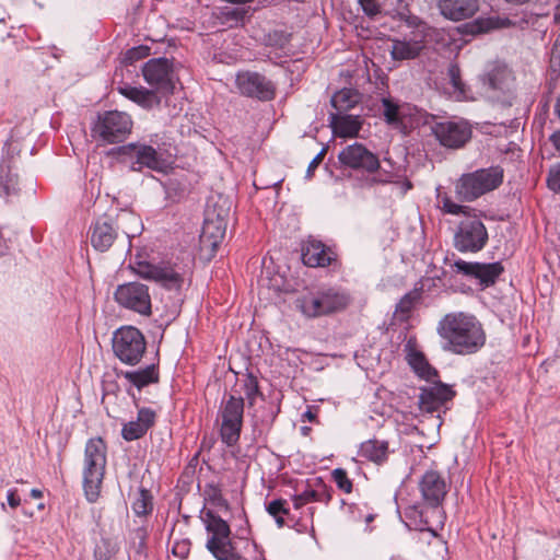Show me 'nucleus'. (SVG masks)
<instances>
[{
  "label": "nucleus",
  "mask_w": 560,
  "mask_h": 560,
  "mask_svg": "<svg viewBox=\"0 0 560 560\" xmlns=\"http://www.w3.org/2000/svg\"><path fill=\"white\" fill-rule=\"evenodd\" d=\"M338 161L343 168L374 174L381 167L376 154L364 144L354 142L343 148L338 154Z\"/></svg>",
  "instance_id": "obj_14"
},
{
  "label": "nucleus",
  "mask_w": 560,
  "mask_h": 560,
  "mask_svg": "<svg viewBox=\"0 0 560 560\" xmlns=\"http://www.w3.org/2000/svg\"><path fill=\"white\" fill-rule=\"evenodd\" d=\"M358 2L361 5L363 12L370 18H374L381 13V0H358Z\"/></svg>",
  "instance_id": "obj_43"
},
{
  "label": "nucleus",
  "mask_w": 560,
  "mask_h": 560,
  "mask_svg": "<svg viewBox=\"0 0 560 560\" xmlns=\"http://www.w3.org/2000/svg\"><path fill=\"white\" fill-rule=\"evenodd\" d=\"M31 497L34 499H39L43 497V492L38 489H32L31 490Z\"/></svg>",
  "instance_id": "obj_58"
},
{
  "label": "nucleus",
  "mask_w": 560,
  "mask_h": 560,
  "mask_svg": "<svg viewBox=\"0 0 560 560\" xmlns=\"http://www.w3.org/2000/svg\"><path fill=\"white\" fill-rule=\"evenodd\" d=\"M502 180L503 170L500 166L481 168L462 175L455 185V192L462 201H474L499 187Z\"/></svg>",
  "instance_id": "obj_6"
},
{
  "label": "nucleus",
  "mask_w": 560,
  "mask_h": 560,
  "mask_svg": "<svg viewBox=\"0 0 560 560\" xmlns=\"http://www.w3.org/2000/svg\"><path fill=\"white\" fill-rule=\"evenodd\" d=\"M118 377H124L129 387L126 388L128 395L135 398L132 387L141 390L142 388L159 383L160 372L155 364H149L144 369H138L133 371H119L117 372Z\"/></svg>",
  "instance_id": "obj_20"
},
{
  "label": "nucleus",
  "mask_w": 560,
  "mask_h": 560,
  "mask_svg": "<svg viewBox=\"0 0 560 560\" xmlns=\"http://www.w3.org/2000/svg\"><path fill=\"white\" fill-rule=\"evenodd\" d=\"M362 119L359 115L334 114L329 115V125L332 133L339 138H355L361 128Z\"/></svg>",
  "instance_id": "obj_23"
},
{
  "label": "nucleus",
  "mask_w": 560,
  "mask_h": 560,
  "mask_svg": "<svg viewBox=\"0 0 560 560\" xmlns=\"http://www.w3.org/2000/svg\"><path fill=\"white\" fill-rule=\"evenodd\" d=\"M407 360L416 374L427 382H434L438 378V371L429 364L423 353L410 350Z\"/></svg>",
  "instance_id": "obj_29"
},
{
  "label": "nucleus",
  "mask_w": 560,
  "mask_h": 560,
  "mask_svg": "<svg viewBox=\"0 0 560 560\" xmlns=\"http://www.w3.org/2000/svg\"><path fill=\"white\" fill-rule=\"evenodd\" d=\"M305 417L308 419V420H313L314 419V415L312 413V411H306L305 412Z\"/></svg>",
  "instance_id": "obj_61"
},
{
  "label": "nucleus",
  "mask_w": 560,
  "mask_h": 560,
  "mask_svg": "<svg viewBox=\"0 0 560 560\" xmlns=\"http://www.w3.org/2000/svg\"><path fill=\"white\" fill-rule=\"evenodd\" d=\"M423 48L421 40L393 39L389 52L394 60L402 61L417 58Z\"/></svg>",
  "instance_id": "obj_26"
},
{
  "label": "nucleus",
  "mask_w": 560,
  "mask_h": 560,
  "mask_svg": "<svg viewBox=\"0 0 560 560\" xmlns=\"http://www.w3.org/2000/svg\"><path fill=\"white\" fill-rule=\"evenodd\" d=\"M419 294L417 292H409L402 296L397 305V311L401 313H408L412 308Z\"/></svg>",
  "instance_id": "obj_46"
},
{
  "label": "nucleus",
  "mask_w": 560,
  "mask_h": 560,
  "mask_svg": "<svg viewBox=\"0 0 560 560\" xmlns=\"http://www.w3.org/2000/svg\"><path fill=\"white\" fill-rule=\"evenodd\" d=\"M383 103V114H384V117H385V120L388 122V124H397L399 122V108L396 104H394L388 98H383L382 101Z\"/></svg>",
  "instance_id": "obj_41"
},
{
  "label": "nucleus",
  "mask_w": 560,
  "mask_h": 560,
  "mask_svg": "<svg viewBox=\"0 0 560 560\" xmlns=\"http://www.w3.org/2000/svg\"><path fill=\"white\" fill-rule=\"evenodd\" d=\"M433 385L421 388L419 404L421 409L432 412L455 396V392L447 385L434 380Z\"/></svg>",
  "instance_id": "obj_19"
},
{
  "label": "nucleus",
  "mask_w": 560,
  "mask_h": 560,
  "mask_svg": "<svg viewBox=\"0 0 560 560\" xmlns=\"http://www.w3.org/2000/svg\"><path fill=\"white\" fill-rule=\"evenodd\" d=\"M503 271L504 268L499 261L491 264L478 262L476 279L479 280L481 285L487 288L493 285Z\"/></svg>",
  "instance_id": "obj_32"
},
{
  "label": "nucleus",
  "mask_w": 560,
  "mask_h": 560,
  "mask_svg": "<svg viewBox=\"0 0 560 560\" xmlns=\"http://www.w3.org/2000/svg\"><path fill=\"white\" fill-rule=\"evenodd\" d=\"M246 13L247 10L245 9L225 7L220 10V18L224 23H238L244 20Z\"/></svg>",
  "instance_id": "obj_38"
},
{
  "label": "nucleus",
  "mask_w": 560,
  "mask_h": 560,
  "mask_svg": "<svg viewBox=\"0 0 560 560\" xmlns=\"http://www.w3.org/2000/svg\"><path fill=\"white\" fill-rule=\"evenodd\" d=\"M118 154L124 162L129 163L130 170L141 172L144 167L163 172L167 168L170 161L164 151L158 147L144 142H131L118 148Z\"/></svg>",
  "instance_id": "obj_7"
},
{
  "label": "nucleus",
  "mask_w": 560,
  "mask_h": 560,
  "mask_svg": "<svg viewBox=\"0 0 560 560\" xmlns=\"http://www.w3.org/2000/svg\"><path fill=\"white\" fill-rule=\"evenodd\" d=\"M331 250L319 241H310L302 248V260L308 267H326L332 260Z\"/></svg>",
  "instance_id": "obj_25"
},
{
  "label": "nucleus",
  "mask_w": 560,
  "mask_h": 560,
  "mask_svg": "<svg viewBox=\"0 0 560 560\" xmlns=\"http://www.w3.org/2000/svg\"><path fill=\"white\" fill-rule=\"evenodd\" d=\"M448 93L457 101L466 97L467 89L460 77V70L456 63L447 67Z\"/></svg>",
  "instance_id": "obj_33"
},
{
  "label": "nucleus",
  "mask_w": 560,
  "mask_h": 560,
  "mask_svg": "<svg viewBox=\"0 0 560 560\" xmlns=\"http://www.w3.org/2000/svg\"><path fill=\"white\" fill-rule=\"evenodd\" d=\"M236 86L242 95L270 101L276 95V85L272 81L258 72H238L235 79Z\"/></svg>",
  "instance_id": "obj_16"
},
{
  "label": "nucleus",
  "mask_w": 560,
  "mask_h": 560,
  "mask_svg": "<svg viewBox=\"0 0 560 560\" xmlns=\"http://www.w3.org/2000/svg\"><path fill=\"white\" fill-rule=\"evenodd\" d=\"M556 18L560 19V4L557 7Z\"/></svg>",
  "instance_id": "obj_62"
},
{
  "label": "nucleus",
  "mask_w": 560,
  "mask_h": 560,
  "mask_svg": "<svg viewBox=\"0 0 560 560\" xmlns=\"http://www.w3.org/2000/svg\"><path fill=\"white\" fill-rule=\"evenodd\" d=\"M432 131L440 143L447 148H460L471 136L470 127L463 120L436 122Z\"/></svg>",
  "instance_id": "obj_17"
},
{
  "label": "nucleus",
  "mask_w": 560,
  "mask_h": 560,
  "mask_svg": "<svg viewBox=\"0 0 560 560\" xmlns=\"http://www.w3.org/2000/svg\"><path fill=\"white\" fill-rule=\"evenodd\" d=\"M327 152V148H323L320 152L311 161L307 167V173H312L323 161L325 154Z\"/></svg>",
  "instance_id": "obj_51"
},
{
  "label": "nucleus",
  "mask_w": 560,
  "mask_h": 560,
  "mask_svg": "<svg viewBox=\"0 0 560 560\" xmlns=\"http://www.w3.org/2000/svg\"><path fill=\"white\" fill-rule=\"evenodd\" d=\"M132 511L138 516H145L151 513L153 509L152 495L149 490L140 488L137 492V497L131 503Z\"/></svg>",
  "instance_id": "obj_35"
},
{
  "label": "nucleus",
  "mask_w": 560,
  "mask_h": 560,
  "mask_svg": "<svg viewBox=\"0 0 560 560\" xmlns=\"http://www.w3.org/2000/svg\"><path fill=\"white\" fill-rule=\"evenodd\" d=\"M132 270L139 277L154 281L167 290L179 291L185 283V268L170 261L153 264L145 260H136L132 264Z\"/></svg>",
  "instance_id": "obj_8"
},
{
  "label": "nucleus",
  "mask_w": 560,
  "mask_h": 560,
  "mask_svg": "<svg viewBox=\"0 0 560 560\" xmlns=\"http://www.w3.org/2000/svg\"><path fill=\"white\" fill-rule=\"evenodd\" d=\"M293 504H294V508H295L296 510H299V509H301L303 505H305V504H306V502H304V500H300V495H299V494H296V495H294V498H293Z\"/></svg>",
  "instance_id": "obj_57"
},
{
  "label": "nucleus",
  "mask_w": 560,
  "mask_h": 560,
  "mask_svg": "<svg viewBox=\"0 0 560 560\" xmlns=\"http://www.w3.org/2000/svg\"><path fill=\"white\" fill-rule=\"evenodd\" d=\"M419 488L423 500L433 508L442 503L447 492L444 478L435 470H429L422 476Z\"/></svg>",
  "instance_id": "obj_18"
},
{
  "label": "nucleus",
  "mask_w": 560,
  "mask_h": 560,
  "mask_svg": "<svg viewBox=\"0 0 560 560\" xmlns=\"http://www.w3.org/2000/svg\"><path fill=\"white\" fill-rule=\"evenodd\" d=\"M373 518H374L373 515L370 514L366 516V522L370 523L373 521Z\"/></svg>",
  "instance_id": "obj_63"
},
{
  "label": "nucleus",
  "mask_w": 560,
  "mask_h": 560,
  "mask_svg": "<svg viewBox=\"0 0 560 560\" xmlns=\"http://www.w3.org/2000/svg\"><path fill=\"white\" fill-rule=\"evenodd\" d=\"M300 500H304V502H317L320 501L322 493L313 489H306L303 492L299 493Z\"/></svg>",
  "instance_id": "obj_50"
},
{
  "label": "nucleus",
  "mask_w": 560,
  "mask_h": 560,
  "mask_svg": "<svg viewBox=\"0 0 560 560\" xmlns=\"http://www.w3.org/2000/svg\"><path fill=\"white\" fill-rule=\"evenodd\" d=\"M405 514L409 518L416 520L417 516H419L421 518V512L418 510L417 506H409V508H407L406 511H405ZM420 523H422L421 520H420Z\"/></svg>",
  "instance_id": "obj_53"
},
{
  "label": "nucleus",
  "mask_w": 560,
  "mask_h": 560,
  "mask_svg": "<svg viewBox=\"0 0 560 560\" xmlns=\"http://www.w3.org/2000/svg\"><path fill=\"white\" fill-rule=\"evenodd\" d=\"M488 231L476 217L463 220L454 235V247L460 253H478L488 242Z\"/></svg>",
  "instance_id": "obj_12"
},
{
  "label": "nucleus",
  "mask_w": 560,
  "mask_h": 560,
  "mask_svg": "<svg viewBox=\"0 0 560 560\" xmlns=\"http://www.w3.org/2000/svg\"><path fill=\"white\" fill-rule=\"evenodd\" d=\"M389 179L387 178H383L381 175L380 176H372L371 178L368 179V184L370 186H373L375 184H385V183H388Z\"/></svg>",
  "instance_id": "obj_54"
},
{
  "label": "nucleus",
  "mask_w": 560,
  "mask_h": 560,
  "mask_svg": "<svg viewBox=\"0 0 560 560\" xmlns=\"http://www.w3.org/2000/svg\"><path fill=\"white\" fill-rule=\"evenodd\" d=\"M106 467V445L101 438L90 439L84 451L83 488L90 502L100 495Z\"/></svg>",
  "instance_id": "obj_4"
},
{
  "label": "nucleus",
  "mask_w": 560,
  "mask_h": 560,
  "mask_svg": "<svg viewBox=\"0 0 560 560\" xmlns=\"http://www.w3.org/2000/svg\"><path fill=\"white\" fill-rule=\"evenodd\" d=\"M156 413L151 408H140L137 419L125 423L121 429V436L126 441H135L147 434L155 423Z\"/></svg>",
  "instance_id": "obj_21"
},
{
  "label": "nucleus",
  "mask_w": 560,
  "mask_h": 560,
  "mask_svg": "<svg viewBox=\"0 0 560 560\" xmlns=\"http://www.w3.org/2000/svg\"><path fill=\"white\" fill-rule=\"evenodd\" d=\"M113 552L114 550H108L106 553H103L101 548L97 547L95 549V557L98 558L100 560H107Z\"/></svg>",
  "instance_id": "obj_55"
},
{
  "label": "nucleus",
  "mask_w": 560,
  "mask_h": 560,
  "mask_svg": "<svg viewBox=\"0 0 560 560\" xmlns=\"http://www.w3.org/2000/svg\"><path fill=\"white\" fill-rule=\"evenodd\" d=\"M150 54V48L147 46H139L129 49L125 55V60L132 63L137 60L143 59Z\"/></svg>",
  "instance_id": "obj_45"
},
{
  "label": "nucleus",
  "mask_w": 560,
  "mask_h": 560,
  "mask_svg": "<svg viewBox=\"0 0 560 560\" xmlns=\"http://www.w3.org/2000/svg\"><path fill=\"white\" fill-rule=\"evenodd\" d=\"M142 74L148 84L163 93H173L175 73L173 63L167 58L150 59L142 67Z\"/></svg>",
  "instance_id": "obj_15"
},
{
  "label": "nucleus",
  "mask_w": 560,
  "mask_h": 560,
  "mask_svg": "<svg viewBox=\"0 0 560 560\" xmlns=\"http://www.w3.org/2000/svg\"><path fill=\"white\" fill-rule=\"evenodd\" d=\"M555 112L558 115V117L560 118V95L558 96L557 102L555 104Z\"/></svg>",
  "instance_id": "obj_59"
},
{
  "label": "nucleus",
  "mask_w": 560,
  "mask_h": 560,
  "mask_svg": "<svg viewBox=\"0 0 560 560\" xmlns=\"http://www.w3.org/2000/svg\"><path fill=\"white\" fill-rule=\"evenodd\" d=\"M114 354L125 364H138L147 349L142 332L133 326L118 328L113 336Z\"/></svg>",
  "instance_id": "obj_9"
},
{
  "label": "nucleus",
  "mask_w": 560,
  "mask_h": 560,
  "mask_svg": "<svg viewBox=\"0 0 560 560\" xmlns=\"http://www.w3.org/2000/svg\"><path fill=\"white\" fill-rule=\"evenodd\" d=\"M453 268H455L456 272H458V273H462L467 277L476 278L478 262H468V261L458 259L453 264Z\"/></svg>",
  "instance_id": "obj_42"
},
{
  "label": "nucleus",
  "mask_w": 560,
  "mask_h": 560,
  "mask_svg": "<svg viewBox=\"0 0 560 560\" xmlns=\"http://www.w3.org/2000/svg\"><path fill=\"white\" fill-rule=\"evenodd\" d=\"M242 389L247 399L248 405L252 407L258 396H261L257 377L248 372L241 380Z\"/></svg>",
  "instance_id": "obj_36"
},
{
  "label": "nucleus",
  "mask_w": 560,
  "mask_h": 560,
  "mask_svg": "<svg viewBox=\"0 0 560 560\" xmlns=\"http://www.w3.org/2000/svg\"><path fill=\"white\" fill-rule=\"evenodd\" d=\"M114 299L119 306L137 314L150 316L152 313L149 288L143 283L128 282L118 285Z\"/></svg>",
  "instance_id": "obj_13"
},
{
  "label": "nucleus",
  "mask_w": 560,
  "mask_h": 560,
  "mask_svg": "<svg viewBox=\"0 0 560 560\" xmlns=\"http://www.w3.org/2000/svg\"><path fill=\"white\" fill-rule=\"evenodd\" d=\"M132 120L126 113L112 110L98 117L92 132L95 138L106 143L122 141L131 131Z\"/></svg>",
  "instance_id": "obj_11"
},
{
  "label": "nucleus",
  "mask_w": 560,
  "mask_h": 560,
  "mask_svg": "<svg viewBox=\"0 0 560 560\" xmlns=\"http://www.w3.org/2000/svg\"><path fill=\"white\" fill-rule=\"evenodd\" d=\"M267 512L275 518L278 527L284 526V516H289L290 514L287 501L283 499H276L269 502Z\"/></svg>",
  "instance_id": "obj_37"
},
{
  "label": "nucleus",
  "mask_w": 560,
  "mask_h": 560,
  "mask_svg": "<svg viewBox=\"0 0 560 560\" xmlns=\"http://www.w3.org/2000/svg\"><path fill=\"white\" fill-rule=\"evenodd\" d=\"M548 187L555 192H560V163L549 171Z\"/></svg>",
  "instance_id": "obj_47"
},
{
  "label": "nucleus",
  "mask_w": 560,
  "mask_h": 560,
  "mask_svg": "<svg viewBox=\"0 0 560 560\" xmlns=\"http://www.w3.org/2000/svg\"><path fill=\"white\" fill-rule=\"evenodd\" d=\"M205 493L213 504L228 508L226 500L222 497L221 489L218 485L209 483L206 486Z\"/></svg>",
  "instance_id": "obj_40"
},
{
  "label": "nucleus",
  "mask_w": 560,
  "mask_h": 560,
  "mask_svg": "<svg viewBox=\"0 0 560 560\" xmlns=\"http://www.w3.org/2000/svg\"><path fill=\"white\" fill-rule=\"evenodd\" d=\"M1 509H2V510H5V505H4V503H1Z\"/></svg>",
  "instance_id": "obj_64"
},
{
  "label": "nucleus",
  "mask_w": 560,
  "mask_h": 560,
  "mask_svg": "<svg viewBox=\"0 0 560 560\" xmlns=\"http://www.w3.org/2000/svg\"><path fill=\"white\" fill-rule=\"evenodd\" d=\"M443 349L455 354H472L486 343V331L478 318L465 312L446 314L438 325Z\"/></svg>",
  "instance_id": "obj_1"
},
{
  "label": "nucleus",
  "mask_w": 560,
  "mask_h": 560,
  "mask_svg": "<svg viewBox=\"0 0 560 560\" xmlns=\"http://www.w3.org/2000/svg\"><path fill=\"white\" fill-rule=\"evenodd\" d=\"M190 552V540L189 539H180L175 540L172 547V553L179 558L186 559Z\"/></svg>",
  "instance_id": "obj_44"
},
{
  "label": "nucleus",
  "mask_w": 560,
  "mask_h": 560,
  "mask_svg": "<svg viewBox=\"0 0 560 560\" xmlns=\"http://www.w3.org/2000/svg\"><path fill=\"white\" fill-rule=\"evenodd\" d=\"M486 26L482 27V31H489L492 28H501L510 25V21L508 19L500 18H489L485 21Z\"/></svg>",
  "instance_id": "obj_49"
},
{
  "label": "nucleus",
  "mask_w": 560,
  "mask_h": 560,
  "mask_svg": "<svg viewBox=\"0 0 560 560\" xmlns=\"http://www.w3.org/2000/svg\"><path fill=\"white\" fill-rule=\"evenodd\" d=\"M118 92L128 100L142 106L143 108H151L154 104L159 103L154 93L144 88H137L131 86L129 84H124L118 86Z\"/></svg>",
  "instance_id": "obj_27"
},
{
  "label": "nucleus",
  "mask_w": 560,
  "mask_h": 560,
  "mask_svg": "<svg viewBox=\"0 0 560 560\" xmlns=\"http://www.w3.org/2000/svg\"><path fill=\"white\" fill-rule=\"evenodd\" d=\"M511 78L510 71L505 67H493L487 74L486 81L492 90H503Z\"/></svg>",
  "instance_id": "obj_34"
},
{
  "label": "nucleus",
  "mask_w": 560,
  "mask_h": 560,
  "mask_svg": "<svg viewBox=\"0 0 560 560\" xmlns=\"http://www.w3.org/2000/svg\"><path fill=\"white\" fill-rule=\"evenodd\" d=\"M141 231L140 218L132 211L119 209L98 217L90 229L91 245L98 252L108 250L119 235L127 238Z\"/></svg>",
  "instance_id": "obj_2"
},
{
  "label": "nucleus",
  "mask_w": 560,
  "mask_h": 560,
  "mask_svg": "<svg viewBox=\"0 0 560 560\" xmlns=\"http://www.w3.org/2000/svg\"><path fill=\"white\" fill-rule=\"evenodd\" d=\"M244 398L230 395L221 404L219 416L221 418L220 436L224 444H237L243 427Z\"/></svg>",
  "instance_id": "obj_10"
},
{
  "label": "nucleus",
  "mask_w": 560,
  "mask_h": 560,
  "mask_svg": "<svg viewBox=\"0 0 560 560\" xmlns=\"http://www.w3.org/2000/svg\"><path fill=\"white\" fill-rule=\"evenodd\" d=\"M360 455L375 464H383L388 456V442L383 440H369L361 444Z\"/></svg>",
  "instance_id": "obj_28"
},
{
  "label": "nucleus",
  "mask_w": 560,
  "mask_h": 560,
  "mask_svg": "<svg viewBox=\"0 0 560 560\" xmlns=\"http://www.w3.org/2000/svg\"><path fill=\"white\" fill-rule=\"evenodd\" d=\"M331 476L337 487L341 491L346 493H350L352 491V481L348 478L347 471L345 469L336 468L332 470Z\"/></svg>",
  "instance_id": "obj_39"
},
{
  "label": "nucleus",
  "mask_w": 560,
  "mask_h": 560,
  "mask_svg": "<svg viewBox=\"0 0 560 560\" xmlns=\"http://www.w3.org/2000/svg\"><path fill=\"white\" fill-rule=\"evenodd\" d=\"M556 150L560 152V131L555 132L550 138Z\"/></svg>",
  "instance_id": "obj_56"
},
{
  "label": "nucleus",
  "mask_w": 560,
  "mask_h": 560,
  "mask_svg": "<svg viewBox=\"0 0 560 560\" xmlns=\"http://www.w3.org/2000/svg\"><path fill=\"white\" fill-rule=\"evenodd\" d=\"M20 194L19 176L13 172L11 161L3 159L0 162V198L11 201Z\"/></svg>",
  "instance_id": "obj_24"
},
{
  "label": "nucleus",
  "mask_w": 560,
  "mask_h": 560,
  "mask_svg": "<svg viewBox=\"0 0 560 560\" xmlns=\"http://www.w3.org/2000/svg\"><path fill=\"white\" fill-rule=\"evenodd\" d=\"M439 9L446 19L462 21L475 15L479 0H438Z\"/></svg>",
  "instance_id": "obj_22"
},
{
  "label": "nucleus",
  "mask_w": 560,
  "mask_h": 560,
  "mask_svg": "<svg viewBox=\"0 0 560 560\" xmlns=\"http://www.w3.org/2000/svg\"><path fill=\"white\" fill-rule=\"evenodd\" d=\"M330 103L337 114H346L359 103V94L351 89H342L332 95Z\"/></svg>",
  "instance_id": "obj_30"
},
{
  "label": "nucleus",
  "mask_w": 560,
  "mask_h": 560,
  "mask_svg": "<svg viewBox=\"0 0 560 560\" xmlns=\"http://www.w3.org/2000/svg\"><path fill=\"white\" fill-rule=\"evenodd\" d=\"M224 232L225 228L223 226V220L220 213L218 214L217 221L206 219L201 234V242L209 243V245L215 247L223 237Z\"/></svg>",
  "instance_id": "obj_31"
},
{
  "label": "nucleus",
  "mask_w": 560,
  "mask_h": 560,
  "mask_svg": "<svg viewBox=\"0 0 560 560\" xmlns=\"http://www.w3.org/2000/svg\"><path fill=\"white\" fill-rule=\"evenodd\" d=\"M202 522L209 535L206 548L217 560H247L236 549L231 538L230 525L224 520L214 512L207 511Z\"/></svg>",
  "instance_id": "obj_3"
},
{
  "label": "nucleus",
  "mask_w": 560,
  "mask_h": 560,
  "mask_svg": "<svg viewBox=\"0 0 560 560\" xmlns=\"http://www.w3.org/2000/svg\"><path fill=\"white\" fill-rule=\"evenodd\" d=\"M506 1H508V2H512V3H517V4H520V3H525V2H527L528 0H506Z\"/></svg>",
  "instance_id": "obj_60"
},
{
  "label": "nucleus",
  "mask_w": 560,
  "mask_h": 560,
  "mask_svg": "<svg viewBox=\"0 0 560 560\" xmlns=\"http://www.w3.org/2000/svg\"><path fill=\"white\" fill-rule=\"evenodd\" d=\"M468 208L453 202L448 197L443 198V211L450 214L458 215L466 213Z\"/></svg>",
  "instance_id": "obj_48"
},
{
  "label": "nucleus",
  "mask_w": 560,
  "mask_h": 560,
  "mask_svg": "<svg viewBox=\"0 0 560 560\" xmlns=\"http://www.w3.org/2000/svg\"><path fill=\"white\" fill-rule=\"evenodd\" d=\"M7 500H8L9 506L12 509L18 508L21 503V499L18 495V491L15 489L9 490Z\"/></svg>",
  "instance_id": "obj_52"
},
{
  "label": "nucleus",
  "mask_w": 560,
  "mask_h": 560,
  "mask_svg": "<svg viewBox=\"0 0 560 560\" xmlns=\"http://www.w3.org/2000/svg\"><path fill=\"white\" fill-rule=\"evenodd\" d=\"M350 296L338 288H324L296 300V307L310 318L329 315L347 307Z\"/></svg>",
  "instance_id": "obj_5"
}]
</instances>
